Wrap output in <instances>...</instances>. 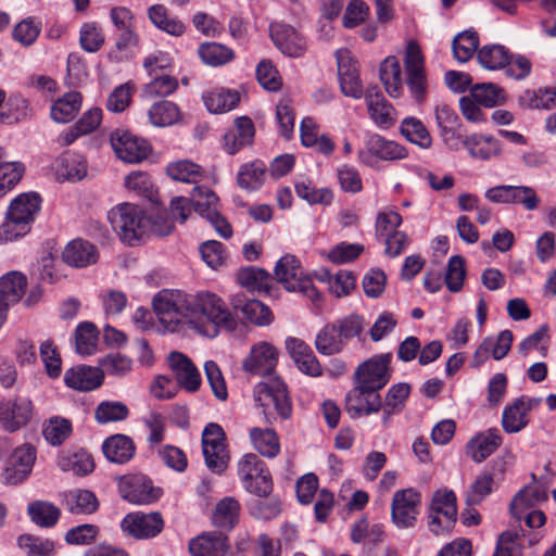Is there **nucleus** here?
<instances>
[{
	"label": "nucleus",
	"instance_id": "6",
	"mask_svg": "<svg viewBox=\"0 0 556 556\" xmlns=\"http://www.w3.org/2000/svg\"><path fill=\"white\" fill-rule=\"evenodd\" d=\"M275 277L286 290L290 292H300L317 302L320 300V293L312 282V279L304 275L300 261L294 255L282 256L275 266Z\"/></svg>",
	"mask_w": 556,
	"mask_h": 556
},
{
	"label": "nucleus",
	"instance_id": "28",
	"mask_svg": "<svg viewBox=\"0 0 556 556\" xmlns=\"http://www.w3.org/2000/svg\"><path fill=\"white\" fill-rule=\"evenodd\" d=\"M365 148L370 155L389 162L404 160L408 155L405 147L378 134L366 137Z\"/></svg>",
	"mask_w": 556,
	"mask_h": 556
},
{
	"label": "nucleus",
	"instance_id": "55",
	"mask_svg": "<svg viewBox=\"0 0 556 556\" xmlns=\"http://www.w3.org/2000/svg\"><path fill=\"white\" fill-rule=\"evenodd\" d=\"M31 113L29 101L21 96H14L10 98L8 109L0 112V115L3 123L15 124L30 118Z\"/></svg>",
	"mask_w": 556,
	"mask_h": 556
},
{
	"label": "nucleus",
	"instance_id": "4",
	"mask_svg": "<svg viewBox=\"0 0 556 556\" xmlns=\"http://www.w3.org/2000/svg\"><path fill=\"white\" fill-rule=\"evenodd\" d=\"M254 399L263 407L267 424H273L277 417L287 420L292 414V402L287 384L278 377H269L258 383L254 390Z\"/></svg>",
	"mask_w": 556,
	"mask_h": 556
},
{
	"label": "nucleus",
	"instance_id": "26",
	"mask_svg": "<svg viewBox=\"0 0 556 556\" xmlns=\"http://www.w3.org/2000/svg\"><path fill=\"white\" fill-rule=\"evenodd\" d=\"M255 135L254 124L248 116L235 119V125L224 135V149L230 155L242 148L251 146Z\"/></svg>",
	"mask_w": 556,
	"mask_h": 556
},
{
	"label": "nucleus",
	"instance_id": "15",
	"mask_svg": "<svg viewBox=\"0 0 556 556\" xmlns=\"http://www.w3.org/2000/svg\"><path fill=\"white\" fill-rule=\"evenodd\" d=\"M163 527L160 513H130L121 522L123 532L138 540L154 538L162 532Z\"/></svg>",
	"mask_w": 556,
	"mask_h": 556
},
{
	"label": "nucleus",
	"instance_id": "29",
	"mask_svg": "<svg viewBox=\"0 0 556 556\" xmlns=\"http://www.w3.org/2000/svg\"><path fill=\"white\" fill-rule=\"evenodd\" d=\"M286 344L291 357L302 372L313 377L321 375V366L317 357L304 341L298 338H289Z\"/></svg>",
	"mask_w": 556,
	"mask_h": 556
},
{
	"label": "nucleus",
	"instance_id": "16",
	"mask_svg": "<svg viewBox=\"0 0 556 556\" xmlns=\"http://www.w3.org/2000/svg\"><path fill=\"white\" fill-rule=\"evenodd\" d=\"M31 415L33 404L27 397L16 396L0 402V424L10 432L26 426Z\"/></svg>",
	"mask_w": 556,
	"mask_h": 556
},
{
	"label": "nucleus",
	"instance_id": "38",
	"mask_svg": "<svg viewBox=\"0 0 556 556\" xmlns=\"http://www.w3.org/2000/svg\"><path fill=\"white\" fill-rule=\"evenodd\" d=\"M40 203L41 199L37 193H22L11 202L8 213L18 219L23 218L22 222L30 226L40 210Z\"/></svg>",
	"mask_w": 556,
	"mask_h": 556
},
{
	"label": "nucleus",
	"instance_id": "48",
	"mask_svg": "<svg viewBox=\"0 0 556 556\" xmlns=\"http://www.w3.org/2000/svg\"><path fill=\"white\" fill-rule=\"evenodd\" d=\"M479 63L488 70H500L509 63V52L501 45H488L478 50Z\"/></svg>",
	"mask_w": 556,
	"mask_h": 556
},
{
	"label": "nucleus",
	"instance_id": "14",
	"mask_svg": "<svg viewBox=\"0 0 556 556\" xmlns=\"http://www.w3.org/2000/svg\"><path fill=\"white\" fill-rule=\"evenodd\" d=\"M380 390L354 384L345 396V408L352 418L376 414L382 408Z\"/></svg>",
	"mask_w": 556,
	"mask_h": 556
},
{
	"label": "nucleus",
	"instance_id": "54",
	"mask_svg": "<svg viewBox=\"0 0 556 556\" xmlns=\"http://www.w3.org/2000/svg\"><path fill=\"white\" fill-rule=\"evenodd\" d=\"M66 503L73 514H92L98 509L96 495L88 490H75L67 494Z\"/></svg>",
	"mask_w": 556,
	"mask_h": 556
},
{
	"label": "nucleus",
	"instance_id": "24",
	"mask_svg": "<svg viewBox=\"0 0 556 556\" xmlns=\"http://www.w3.org/2000/svg\"><path fill=\"white\" fill-rule=\"evenodd\" d=\"M229 548L228 536L216 531L202 533L189 542L191 556H226Z\"/></svg>",
	"mask_w": 556,
	"mask_h": 556
},
{
	"label": "nucleus",
	"instance_id": "11",
	"mask_svg": "<svg viewBox=\"0 0 556 556\" xmlns=\"http://www.w3.org/2000/svg\"><path fill=\"white\" fill-rule=\"evenodd\" d=\"M110 142L117 157L125 163H140L151 152V147L144 139L125 129L114 130L110 136Z\"/></svg>",
	"mask_w": 556,
	"mask_h": 556
},
{
	"label": "nucleus",
	"instance_id": "3",
	"mask_svg": "<svg viewBox=\"0 0 556 556\" xmlns=\"http://www.w3.org/2000/svg\"><path fill=\"white\" fill-rule=\"evenodd\" d=\"M152 305L159 321L166 330L174 332L185 325L194 329L191 294L178 290H162L153 298Z\"/></svg>",
	"mask_w": 556,
	"mask_h": 556
},
{
	"label": "nucleus",
	"instance_id": "30",
	"mask_svg": "<svg viewBox=\"0 0 556 556\" xmlns=\"http://www.w3.org/2000/svg\"><path fill=\"white\" fill-rule=\"evenodd\" d=\"M64 381L67 387L78 391H92L103 382L101 369L90 366H79L65 372Z\"/></svg>",
	"mask_w": 556,
	"mask_h": 556
},
{
	"label": "nucleus",
	"instance_id": "27",
	"mask_svg": "<svg viewBox=\"0 0 556 556\" xmlns=\"http://www.w3.org/2000/svg\"><path fill=\"white\" fill-rule=\"evenodd\" d=\"M230 304L236 312H241L249 321L257 326L269 325L273 320V314L268 306L258 300L247 299L243 293L232 295Z\"/></svg>",
	"mask_w": 556,
	"mask_h": 556
},
{
	"label": "nucleus",
	"instance_id": "61",
	"mask_svg": "<svg viewBox=\"0 0 556 556\" xmlns=\"http://www.w3.org/2000/svg\"><path fill=\"white\" fill-rule=\"evenodd\" d=\"M125 186L128 190L150 201H153L156 194L151 177L144 172H131L125 178Z\"/></svg>",
	"mask_w": 556,
	"mask_h": 556
},
{
	"label": "nucleus",
	"instance_id": "40",
	"mask_svg": "<svg viewBox=\"0 0 556 556\" xmlns=\"http://www.w3.org/2000/svg\"><path fill=\"white\" fill-rule=\"evenodd\" d=\"M81 94L71 91L58 99L51 108V117L58 123L71 122L81 108Z\"/></svg>",
	"mask_w": 556,
	"mask_h": 556
},
{
	"label": "nucleus",
	"instance_id": "7",
	"mask_svg": "<svg viewBox=\"0 0 556 556\" xmlns=\"http://www.w3.org/2000/svg\"><path fill=\"white\" fill-rule=\"evenodd\" d=\"M202 452L206 467L222 475L228 467L230 455L223 428L215 422L205 426L202 432Z\"/></svg>",
	"mask_w": 556,
	"mask_h": 556
},
{
	"label": "nucleus",
	"instance_id": "37",
	"mask_svg": "<svg viewBox=\"0 0 556 556\" xmlns=\"http://www.w3.org/2000/svg\"><path fill=\"white\" fill-rule=\"evenodd\" d=\"M58 465L63 471H72L77 476H87L94 469V462L90 453L85 450L64 452L59 456Z\"/></svg>",
	"mask_w": 556,
	"mask_h": 556
},
{
	"label": "nucleus",
	"instance_id": "64",
	"mask_svg": "<svg viewBox=\"0 0 556 556\" xmlns=\"http://www.w3.org/2000/svg\"><path fill=\"white\" fill-rule=\"evenodd\" d=\"M72 433V424L65 418L54 417L43 428L45 439L52 445H61Z\"/></svg>",
	"mask_w": 556,
	"mask_h": 556
},
{
	"label": "nucleus",
	"instance_id": "18",
	"mask_svg": "<svg viewBox=\"0 0 556 556\" xmlns=\"http://www.w3.org/2000/svg\"><path fill=\"white\" fill-rule=\"evenodd\" d=\"M338 75L342 92L355 99L363 96V84L359 79L358 70L348 49H339L336 52Z\"/></svg>",
	"mask_w": 556,
	"mask_h": 556
},
{
	"label": "nucleus",
	"instance_id": "45",
	"mask_svg": "<svg viewBox=\"0 0 556 556\" xmlns=\"http://www.w3.org/2000/svg\"><path fill=\"white\" fill-rule=\"evenodd\" d=\"M5 152L0 147V198L23 177L25 166L21 162H5Z\"/></svg>",
	"mask_w": 556,
	"mask_h": 556
},
{
	"label": "nucleus",
	"instance_id": "32",
	"mask_svg": "<svg viewBox=\"0 0 556 556\" xmlns=\"http://www.w3.org/2000/svg\"><path fill=\"white\" fill-rule=\"evenodd\" d=\"M102 450L110 462L125 464L134 457L136 446L129 437L125 434H114L103 442Z\"/></svg>",
	"mask_w": 556,
	"mask_h": 556
},
{
	"label": "nucleus",
	"instance_id": "49",
	"mask_svg": "<svg viewBox=\"0 0 556 556\" xmlns=\"http://www.w3.org/2000/svg\"><path fill=\"white\" fill-rule=\"evenodd\" d=\"M27 513L33 522L40 527H52L60 518V509L51 503L36 501L28 505Z\"/></svg>",
	"mask_w": 556,
	"mask_h": 556
},
{
	"label": "nucleus",
	"instance_id": "9",
	"mask_svg": "<svg viewBox=\"0 0 556 556\" xmlns=\"http://www.w3.org/2000/svg\"><path fill=\"white\" fill-rule=\"evenodd\" d=\"M392 355L379 354L359 364L354 371V384L381 390L391 379Z\"/></svg>",
	"mask_w": 556,
	"mask_h": 556
},
{
	"label": "nucleus",
	"instance_id": "50",
	"mask_svg": "<svg viewBox=\"0 0 556 556\" xmlns=\"http://www.w3.org/2000/svg\"><path fill=\"white\" fill-rule=\"evenodd\" d=\"M149 118L154 126H170L179 121L180 111L172 101H160L149 110Z\"/></svg>",
	"mask_w": 556,
	"mask_h": 556
},
{
	"label": "nucleus",
	"instance_id": "12",
	"mask_svg": "<svg viewBox=\"0 0 556 556\" xmlns=\"http://www.w3.org/2000/svg\"><path fill=\"white\" fill-rule=\"evenodd\" d=\"M121 496L132 504H150L161 496V490L152 485V481L142 473L127 475L119 479Z\"/></svg>",
	"mask_w": 556,
	"mask_h": 556
},
{
	"label": "nucleus",
	"instance_id": "1",
	"mask_svg": "<svg viewBox=\"0 0 556 556\" xmlns=\"http://www.w3.org/2000/svg\"><path fill=\"white\" fill-rule=\"evenodd\" d=\"M404 83L416 103L421 104L427 99L428 78L425 66V56L420 46L414 39L407 41L404 51ZM380 80L386 91L392 98H399L403 93V78L400 62L396 56H387L380 65Z\"/></svg>",
	"mask_w": 556,
	"mask_h": 556
},
{
	"label": "nucleus",
	"instance_id": "47",
	"mask_svg": "<svg viewBox=\"0 0 556 556\" xmlns=\"http://www.w3.org/2000/svg\"><path fill=\"white\" fill-rule=\"evenodd\" d=\"M149 18L151 22L161 30L173 35V36H181L185 33V25L181 21L177 18H172L167 14V10L162 4L152 5L149 11Z\"/></svg>",
	"mask_w": 556,
	"mask_h": 556
},
{
	"label": "nucleus",
	"instance_id": "5",
	"mask_svg": "<svg viewBox=\"0 0 556 556\" xmlns=\"http://www.w3.org/2000/svg\"><path fill=\"white\" fill-rule=\"evenodd\" d=\"M108 218L119 239L129 245L136 244L149 235L150 220L135 204H118L109 212Z\"/></svg>",
	"mask_w": 556,
	"mask_h": 556
},
{
	"label": "nucleus",
	"instance_id": "31",
	"mask_svg": "<svg viewBox=\"0 0 556 556\" xmlns=\"http://www.w3.org/2000/svg\"><path fill=\"white\" fill-rule=\"evenodd\" d=\"M63 261L74 267H86L94 264L98 260V252L93 244L86 240L76 239L71 241L62 252Z\"/></svg>",
	"mask_w": 556,
	"mask_h": 556
},
{
	"label": "nucleus",
	"instance_id": "22",
	"mask_svg": "<svg viewBox=\"0 0 556 556\" xmlns=\"http://www.w3.org/2000/svg\"><path fill=\"white\" fill-rule=\"evenodd\" d=\"M26 286L27 279L20 271H11L0 278V327L7 318L10 305L21 300Z\"/></svg>",
	"mask_w": 556,
	"mask_h": 556
},
{
	"label": "nucleus",
	"instance_id": "17",
	"mask_svg": "<svg viewBox=\"0 0 556 556\" xmlns=\"http://www.w3.org/2000/svg\"><path fill=\"white\" fill-rule=\"evenodd\" d=\"M269 34L275 46L288 56L300 58L306 51L305 38L288 24L271 23Z\"/></svg>",
	"mask_w": 556,
	"mask_h": 556
},
{
	"label": "nucleus",
	"instance_id": "58",
	"mask_svg": "<svg viewBox=\"0 0 556 556\" xmlns=\"http://www.w3.org/2000/svg\"><path fill=\"white\" fill-rule=\"evenodd\" d=\"M166 174L176 181L197 184L201 177L200 166L187 160L167 165Z\"/></svg>",
	"mask_w": 556,
	"mask_h": 556
},
{
	"label": "nucleus",
	"instance_id": "59",
	"mask_svg": "<svg viewBox=\"0 0 556 556\" xmlns=\"http://www.w3.org/2000/svg\"><path fill=\"white\" fill-rule=\"evenodd\" d=\"M470 96L485 108H493L505 101L504 90L493 84L476 85L471 88Z\"/></svg>",
	"mask_w": 556,
	"mask_h": 556
},
{
	"label": "nucleus",
	"instance_id": "52",
	"mask_svg": "<svg viewBox=\"0 0 556 556\" xmlns=\"http://www.w3.org/2000/svg\"><path fill=\"white\" fill-rule=\"evenodd\" d=\"M199 55L201 60L211 66H220L230 62L235 53L228 47L217 42H206L200 46Z\"/></svg>",
	"mask_w": 556,
	"mask_h": 556
},
{
	"label": "nucleus",
	"instance_id": "43",
	"mask_svg": "<svg viewBox=\"0 0 556 556\" xmlns=\"http://www.w3.org/2000/svg\"><path fill=\"white\" fill-rule=\"evenodd\" d=\"M401 134L412 143L419 146L421 149H429L432 139L422 122L416 117H406L400 126Z\"/></svg>",
	"mask_w": 556,
	"mask_h": 556
},
{
	"label": "nucleus",
	"instance_id": "41",
	"mask_svg": "<svg viewBox=\"0 0 556 556\" xmlns=\"http://www.w3.org/2000/svg\"><path fill=\"white\" fill-rule=\"evenodd\" d=\"M250 439L254 448L265 457H276L280 452L279 439L273 429L252 428Z\"/></svg>",
	"mask_w": 556,
	"mask_h": 556
},
{
	"label": "nucleus",
	"instance_id": "33",
	"mask_svg": "<svg viewBox=\"0 0 556 556\" xmlns=\"http://www.w3.org/2000/svg\"><path fill=\"white\" fill-rule=\"evenodd\" d=\"M366 102L369 115L377 125L389 127L393 124V106L384 99L377 87L368 88Z\"/></svg>",
	"mask_w": 556,
	"mask_h": 556
},
{
	"label": "nucleus",
	"instance_id": "42",
	"mask_svg": "<svg viewBox=\"0 0 556 556\" xmlns=\"http://www.w3.org/2000/svg\"><path fill=\"white\" fill-rule=\"evenodd\" d=\"M316 350L323 355H334L344 348V341L334 324H327L316 336Z\"/></svg>",
	"mask_w": 556,
	"mask_h": 556
},
{
	"label": "nucleus",
	"instance_id": "63",
	"mask_svg": "<svg viewBox=\"0 0 556 556\" xmlns=\"http://www.w3.org/2000/svg\"><path fill=\"white\" fill-rule=\"evenodd\" d=\"M128 408L122 402H101L94 410V419L99 424L115 422L126 419Z\"/></svg>",
	"mask_w": 556,
	"mask_h": 556
},
{
	"label": "nucleus",
	"instance_id": "23",
	"mask_svg": "<svg viewBox=\"0 0 556 556\" xmlns=\"http://www.w3.org/2000/svg\"><path fill=\"white\" fill-rule=\"evenodd\" d=\"M169 367L178 384L189 392H195L201 384V375L191 359L180 352L168 355Z\"/></svg>",
	"mask_w": 556,
	"mask_h": 556
},
{
	"label": "nucleus",
	"instance_id": "13",
	"mask_svg": "<svg viewBox=\"0 0 556 556\" xmlns=\"http://www.w3.org/2000/svg\"><path fill=\"white\" fill-rule=\"evenodd\" d=\"M35 460L36 451L30 444L13 450L1 475L3 482L11 485L23 482L31 472Z\"/></svg>",
	"mask_w": 556,
	"mask_h": 556
},
{
	"label": "nucleus",
	"instance_id": "44",
	"mask_svg": "<svg viewBox=\"0 0 556 556\" xmlns=\"http://www.w3.org/2000/svg\"><path fill=\"white\" fill-rule=\"evenodd\" d=\"M266 165L262 161H253L242 165L237 175V182L240 188L255 190L264 181Z\"/></svg>",
	"mask_w": 556,
	"mask_h": 556
},
{
	"label": "nucleus",
	"instance_id": "34",
	"mask_svg": "<svg viewBox=\"0 0 556 556\" xmlns=\"http://www.w3.org/2000/svg\"><path fill=\"white\" fill-rule=\"evenodd\" d=\"M202 99L211 113L222 114L233 110L239 104L240 94L236 90L219 88L204 93Z\"/></svg>",
	"mask_w": 556,
	"mask_h": 556
},
{
	"label": "nucleus",
	"instance_id": "35",
	"mask_svg": "<svg viewBox=\"0 0 556 556\" xmlns=\"http://www.w3.org/2000/svg\"><path fill=\"white\" fill-rule=\"evenodd\" d=\"M547 498V489L541 483L525 486L513 498L510 511L515 518L520 519L519 510L538 505Z\"/></svg>",
	"mask_w": 556,
	"mask_h": 556
},
{
	"label": "nucleus",
	"instance_id": "21",
	"mask_svg": "<svg viewBox=\"0 0 556 556\" xmlns=\"http://www.w3.org/2000/svg\"><path fill=\"white\" fill-rule=\"evenodd\" d=\"M278 363V351L268 342H260L252 346L243 361V369L253 375L268 376Z\"/></svg>",
	"mask_w": 556,
	"mask_h": 556
},
{
	"label": "nucleus",
	"instance_id": "10",
	"mask_svg": "<svg viewBox=\"0 0 556 556\" xmlns=\"http://www.w3.org/2000/svg\"><path fill=\"white\" fill-rule=\"evenodd\" d=\"M421 495L413 488L397 490L391 503V519L399 529L413 528L419 514Z\"/></svg>",
	"mask_w": 556,
	"mask_h": 556
},
{
	"label": "nucleus",
	"instance_id": "20",
	"mask_svg": "<svg viewBox=\"0 0 556 556\" xmlns=\"http://www.w3.org/2000/svg\"><path fill=\"white\" fill-rule=\"evenodd\" d=\"M110 16L116 31L115 47L119 51L136 47L139 37L135 31V18L129 9L115 7L111 9Z\"/></svg>",
	"mask_w": 556,
	"mask_h": 556
},
{
	"label": "nucleus",
	"instance_id": "36",
	"mask_svg": "<svg viewBox=\"0 0 556 556\" xmlns=\"http://www.w3.org/2000/svg\"><path fill=\"white\" fill-rule=\"evenodd\" d=\"M240 503L235 497H224L214 509L212 522L215 527L231 530L239 521Z\"/></svg>",
	"mask_w": 556,
	"mask_h": 556
},
{
	"label": "nucleus",
	"instance_id": "53",
	"mask_svg": "<svg viewBox=\"0 0 556 556\" xmlns=\"http://www.w3.org/2000/svg\"><path fill=\"white\" fill-rule=\"evenodd\" d=\"M464 146L473 159L488 160L500 153L497 141L482 136L467 137L464 140Z\"/></svg>",
	"mask_w": 556,
	"mask_h": 556
},
{
	"label": "nucleus",
	"instance_id": "62",
	"mask_svg": "<svg viewBox=\"0 0 556 556\" xmlns=\"http://www.w3.org/2000/svg\"><path fill=\"white\" fill-rule=\"evenodd\" d=\"M98 332L93 324L84 321L75 332L76 351L81 355H90L96 351Z\"/></svg>",
	"mask_w": 556,
	"mask_h": 556
},
{
	"label": "nucleus",
	"instance_id": "51",
	"mask_svg": "<svg viewBox=\"0 0 556 556\" xmlns=\"http://www.w3.org/2000/svg\"><path fill=\"white\" fill-rule=\"evenodd\" d=\"M478 46L479 37L473 30H465L458 34L452 42L454 56L462 63L472 58L473 53L478 51Z\"/></svg>",
	"mask_w": 556,
	"mask_h": 556
},
{
	"label": "nucleus",
	"instance_id": "25",
	"mask_svg": "<svg viewBox=\"0 0 556 556\" xmlns=\"http://www.w3.org/2000/svg\"><path fill=\"white\" fill-rule=\"evenodd\" d=\"M503 443L497 428L479 432L466 445V454L475 462L482 463L491 456Z\"/></svg>",
	"mask_w": 556,
	"mask_h": 556
},
{
	"label": "nucleus",
	"instance_id": "60",
	"mask_svg": "<svg viewBox=\"0 0 556 556\" xmlns=\"http://www.w3.org/2000/svg\"><path fill=\"white\" fill-rule=\"evenodd\" d=\"M56 175L63 180H80L86 176V163L72 156H62L56 161Z\"/></svg>",
	"mask_w": 556,
	"mask_h": 556
},
{
	"label": "nucleus",
	"instance_id": "39",
	"mask_svg": "<svg viewBox=\"0 0 556 556\" xmlns=\"http://www.w3.org/2000/svg\"><path fill=\"white\" fill-rule=\"evenodd\" d=\"M430 511L444 518V527L453 528L456 516V495L453 491H437L433 494Z\"/></svg>",
	"mask_w": 556,
	"mask_h": 556
},
{
	"label": "nucleus",
	"instance_id": "8",
	"mask_svg": "<svg viewBox=\"0 0 556 556\" xmlns=\"http://www.w3.org/2000/svg\"><path fill=\"white\" fill-rule=\"evenodd\" d=\"M189 199L194 211L207 219L223 238L228 239L232 236L230 224L218 212V198L213 190L204 186H197Z\"/></svg>",
	"mask_w": 556,
	"mask_h": 556
},
{
	"label": "nucleus",
	"instance_id": "19",
	"mask_svg": "<svg viewBox=\"0 0 556 556\" xmlns=\"http://www.w3.org/2000/svg\"><path fill=\"white\" fill-rule=\"evenodd\" d=\"M541 399L520 396L505 406L502 427L507 433H517L529 424L528 413L538 407Z\"/></svg>",
	"mask_w": 556,
	"mask_h": 556
},
{
	"label": "nucleus",
	"instance_id": "2",
	"mask_svg": "<svg viewBox=\"0 0 556 556\" xmlns=\"http://www.w3.org/2000/svg\"><path fill=\"white\" fill-rule=\"evenodd\" d=\"M191 307L194 311V329L203 336L214 338L219 328L227 331L237 328V319L215 293L191 294Z\"/></svg>",
	"mask_w": 556,
	"mask_h": 556
},
{
	"label": "nucleus",
	"instance_id": "56",
	"mask_svg": "<svg viewBox=\"0 0 556 556\" xmlns=\"http://www.w3.org/2000/svg\"><path fill=\"white\" fill-rule=\"evenodd\" d=\"M250 514L263 520H269L277 517L281 511V502L271 494L267 497H257L249 504Z\"/></svg>",
	"mask_w": 556,
	"mask_h": 556
},
{
	"label": "nucleus",
	"instance_id": "57",
	"mask_svg": "<svg viewBox=\"0 0 556 556\" xmlns=\"http://www.w3.org/2000/svg\"><path fill=\"white\" fill-rule=\"evenodd\" d=\"M265 463L256 454H245L238 463V476L243 486L267 471Z\"/></svg>",
	"mask_w": 556,
	"mask_h": 556
},
{
	"label": "nucleus",
	"instance_id": "46",
	"mask_svg": "<svg viewBox=\"0 0 556 556\" xmlns=\"http://www.w3.org/2000/svg\"><path fill=\"white\" fill-rule=\"evenodd\" d=\"M238 282L249 291H268L271 277L268 271L257 267H245L237 274Z\"/></svg>",
	"mask_w": 556,
	"mask_h": 556
}]
</instances>
